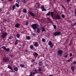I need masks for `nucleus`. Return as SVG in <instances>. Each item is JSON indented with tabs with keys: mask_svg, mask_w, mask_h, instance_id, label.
I'll list each match as a JSON object with an SVG mask.
<instances>
[{
	"mask_svg": "<svg viewBox=\"0 0 76 76\" xmlns=\"http://www.w3.org/2000/svg\"><path fill=\"white\" fill-rule=\"evenodd\" d=\"M31 27L34 30H36L38 28V26L37 24H33L31 25Z\"/></svg>",
	"mask_w": 76,
	"mask_h": 76,
	"instance_id": "nucleus-1",
	"label": "nucleus"
},
{
	"mask_svg": "<svg viewBox=\"0 0 76 76\" xmlns=\"http://www.w3.org/2000/svg\"><path fill=\"white\" fill-rule=\"evenodd\" d=\"M63 50H59L57 52V53L59 56H61L62 55H63Z\"/></svg>",
	"mask_w": 76,
	"mask_h": 76,
	"instance_id": "nucleus-2",
	"label": "nucleus"
},
{
	"mask_svg": "<svg viewBox=\"0 0 76 76\" xmlns=\"http://www.w3.org/2000/svg\"><path fill=\"white\" fill-rule=\"evenodd\" d=\"M7 35H8V34H7V33L6 32L3 33L1 36L2 38L4 39V38H5V37H6Z\"/></svg>",
	"mask_w": 76,
	"mask_h": 76,
	"instance_id": "nucleus-3",
	"label": "nucleus"
},
{
	"mask_svg": "<svg viewBox=\"0 0 76 76\" xmlns=\"http://www.w3.org/2000/svg\"><path fill=\"white\" fill-rule=\"evenodd\" d=\"M61 33L60 31H56L53 34L54 36H57V35H60Z\"/></svg>",
	"mask_w": 76,
	"mask_h": 76,
	"instance_id": "nucleus-4",
	"label": "nucleus"
},
{
	"mask_svg": "<svg viewBox=\"0 0 76 76\" xmlns=\"http://www.w3.org/2000/svg\"><path fill=\"white\" fill-rule=\"evenodd\" d=\"M48 44L50 46V48H53V43H52L51 41H49Z\"/></svg>",
	"mask_w": 76,
	"mask_h": 76,
	"instance_id": "nucleus-5",
	"label": "nucleus"
},
{
	"mask_svg": "<svg viewBox=\"0 0 76 76\" xmlns=\"http://www.w3.org/2000/svg\"><path fill=\"white\" fill-rule=\"evenodd\" d=\"M28 13L29 15H30V16H32L33 17H34L35 16V15H34V14L32 13V12L30 11H29Z\"/></svg>",
	"mask_w": 76,
	"mask_h": 76,
	"instance_id": "nucleus-6",
	"label": "nucleus"
},
{
	"mask_svg": "<svg viewBox=\"0 0 76 76\" xmlns=\"http://www.w3.org/2000/svg\"><path fill=\"white\" fill-rule=\"evenodd\" d=\"M4 62H9V59L7 58H4Z\"/></svg>",
	"mask_w": 76,
	"mask_h": 76,
	"instance_id": "nucleus-7",
	"label": "nucleus"
},
{
	"mask_svg": "<svg viewBox=\"0 0 76 76\" xmlns=\"http://www.w3.org/2000/svg\"><path fill=\"white\" fill-rule=\"evenodd\" d=\"M60 17H61V16H60V15H56V19L60 20V19H61Z\"/></svg>",
	"mask_w": 76,
	"mask_h": 76,
	"instance_id": "nucleus-8",
	"label": "nucleus"
},
{
	"mask_svg": "<svg viewBox=\"0 0 76 76\" xmlns=\"http://www.w3.org/2000/svg\"><path fill=\"white\" fill-rule=\"evenodd\" d=\"M22 12L24 13H27V10L26 8H23L22 10Z\"/></svg>",
	"mask_w": 76,
	"mask_h": 76,
	"instance_id": "nucleus-9",
	"label": "nucleus"
},
{
	"mask_svg": "<svg viewBox=\"0 0 76 76\" xmlns=\"http://www.w3.org/2000/svg\"><path fill=\"white\" fill-rule=\"evenodd\" d=\"M38 64L39 66H43V63L42 62H39Z\"/></svg>",
	"mask_w": 76,
	"mask_h": 76,
	"instance_id": "nucleus-10",
	"label": "nucleus"
},
{
	"mask_svg": "<svg viewBox=\"0 0 76 76\" xmlns=\"http://www.w3.org/2000/svg\"><path fill=\"white\" fill-rule=\"evenodd\" d=\"M41 9L42 10V11H46V9H45V8H44V7L43 6H41Z\"/></svg>",
	"mask_w": 76,
	"mask_h": 76,
	"instance_id": "nucleus-11",
	"label": "nucleus"
},
{
	"mask_svg": "<svg viewBox=\"0 0 76 76\" xmlns=\"http://www.w3.org/2000/svg\"><path fill=\"white\" fill-rule=\"evenodd\" d=\"M38 71L37 70H34V72H33V76L35 75V74H36V73H38Z\"/></svg>",
	"mask_w": 76,
	"mask_h": 76,
	"instance_id": "nucleus-12",
	"label": "nucleus"
},
{
	"mask_svg": "<svg viewBox=\"0 0 76 76\" xmlns=\"http://www.w3.org/2000/svg\"><path fill=\"white\" fill-rule=\"evenodd\" d=\"M19 26H20V25H19V23H17L15 25V27L17 28H18Z\"/></svg>",
	"mask_w": 76,
	"mask_h": 76,
	"instance_id": "nucleus-13",
	"label": "nucleus"
},
{
	"mask_svg": "<svg viewBox=\"0 0 76 76\" xmlns=\"http://www.w3.org/2000/svg\"><path fill=\"white\" fill-rule=\"evenodd\" d=\"M26 38L27 40H30L31 39V37L29 36H26Z\"/></svg>",
	"mask_w": 76,
	"mask_h": 76,
	"instance_id": "nucleus-14",
	"label": "nucleus"
},
{
	"mask_svg": "<svg viewBox=\"0 0 76 76\" xmlns=\"http://www.w3.org/2000/svg\"><path fill=\"white\" fill-rule=\"evenodd\" d=\"M5 51H6L7 52H9V51H10V48H6V49H5Z\"/></svg>",
	"mask_w": 76,
	"mask_h": 76,
	"instance_id": "nucleus-15",
	"label": "nucleus"
},
{
	"mask_svg": "<svg viewBox=\"0 0 76 76\" xmlns=\"http://www.w3.org/2000/svg\"><path fill=\"white\" fill-rule=\"evenodd\" d=\"M20 34H17L16 35L17 37L18 38H20Z\"/></svg>",
	"mask_w": 76,
	"mask_h": 76,
	"instance_id": "nucleus-16",
	"label": "nucleus"
},
{
	"mask_svg": "<svg viewBox=\"0 0 76 76\" xmlns=\"http://www.w3.org/2000/svg\"><path fill=\"white\" fill-rule=\"evenodd\" d=\"M38 71L39 72H41L42 71V69L40 67H38Z\"/></svg>",
	"mask_w": 76,
	"mask_h": 76,
	"instance_id": "nucleus-17",
	"label": "nucleus"
},
{
	"mask_svg": "<svg viewBox=\"0 0 76 76\" xmlns=\"http://www.w3.org/2000/svg\"><path fill=\"white\" fill-rule=\"evenodd\" d=\"M50 14L51 15V17L52 18H54V14L53 13V12H50Z\"/></svg>",
	"mask_w": 76,
	"mask_h": 76,
	"instance_id": "nucleus-18",
	"label": "nucleus"
},
{
	"mask_svg": "<svg viewBox=\"0 0 76 76\" xmlns=\"http://www.w3.org/2000/svg\"><path fill=\"white\" fill-rule=\"evenodd\" d=\"M35 45L36 47H38L39 45H38V43L37 42H36L35 43Z\"/></svg>",
	"mask_w": 76,
	"mask_h": 76,
	"instance_id": "nucleus-19",
	"label": "nucleus"
},
{
	"mask_svg": "<svg viewBox=\"0 0 76 76\" xmlns=\"http://www.w3.org/2000/svg\"><path fill=\"white\" fill-rule=\"evenodd\" d=\"M50 14H51V12H49L46 15V16H49L50 15Z\"/></svg>",
	"mask_w": 76,
	"mask_h": 76,
	"instance_id": "nucleus-20",
	"label": "nucleus"
},
{
	"mask_svg": "<svg viewBox=\"0 0 76 76\" xmlns=\"http://www.w3.org/2000/svg\"><path fill=\"white\" fill-rule=\"evenodd\" d=\"M30 47L31 49L32 50L34 49V46L32 45H30Z\"/></svg>",
	"mask_w": 76,
	"mask_h": 76,
	"instance_id": "nucleus-21",
	"label": "nucleus"
},
{
	"mask_svg": "<svg viewBox=\"0 0 76 76\" xmlns=\"http://www.w3.org/2000/svg\"><path fill=\"white\" fill-rule=\"evenodd\" d=\"M20 66L21 67H23V68L25 67V65L23 64H20Z\"/></svg>",
	"mask_w": 76,
	"mask_h": 76,
	"instance_id": "nucleus-22",
	"label": "nucleus"
},
{
	"mask_svg": "<svg viewBox=\"0 0 76 76\" xmlns=\"http://www.w3.org/2000/svg\"><path fill=\"white\" fill-rule=\"evenodd\" d=\"M42 32H44V31H45V28H44V27H42Z\"/></svg>",
	"mask_w": 76,
	"mask_h": 76,
	"instance_id": "nucleus-23",
	"label": "nucleus"
},
{
	"mask_svg": "<svg viewBox=\"0 0 76 76\" xmlns=\"http://www.w3.org/2000/svg\"><path fill=\"white\" fill-rule=\"evenodd\" d=\"M71 69L72 71H74V70H75V67L73 66H72L71 67Z\"/></svg>",
	"mask_w": 76,
	"mask_h": 76,
	"instance_id": "nucleus-24",
	"label": "nucleus"
},
{
	"mask_svg": "<svg viewBox=\"0 0 76 76\" xmlns=\"http://www.w3.org/2000/svg\"><path fill=\"white\" fill-rule=\"evenodd\" d=\"M8 68L12 70V67H11V66H10L8 65Z\"/></svg>",
	"mask_w": 76,
	"mask_h": 76,
	"instance_id": "nucleus-25",
	"label": "nucleus"
},
{
	"mask_svg": "<svg viewBox=\"0 0 76 76\" xmlns=\"http://www.w3.org/2000/svg\"><path fill=\"white\" fill-rule=\"evenodd\" d=\"M37 31V32L39 34V33H40V30H39V28H38Z\"/></svg>",
	"mask_w": 76,
	"mask_h": 76,
	"instance_id": "nucleus-26",
	"label": "nucleus"
},
{
	"mask_svg": "<svg viewBox=\"0 0 76 76\" xmlns=\"http://www.w3.org/2000/svg\"><path fill=\"white\" fill-rule=\"evenodd\" d=\"M15 7H16V6H15V5H13L12 7L13 10H15Z\"/></svg>",
	"mask_w": 76,
	"mask_h": 76,
	"instance_id": "nucleus-27",
	"label": "nucleus"
},
{
	"mask_svg": "<svg viewBox=\"0 0 76 76\" xmlns=\"http://www.w3.org/2000/svg\"><path fill=\"white\" fill-rule=\"evenodd\" d=\"M34 54H35V55L36 56V57H37L38 56V54L37 53H36V52H34Z\"/></svg>",
	"mask_w": 76,
	"mask_h": 76,
	"instance_id": "nucleus-28",
	"label": "nucleus"
},
{
	"mask_svg": "<svg viewBox=\"0 0 76 76\" xmlns=\"http://www.w3.org/2000/svg\"><path fill=\"white\" fill-rule=\"evenodd\" d=\"M65 54H66V55H64V57H66V58H67V57H68V54L67 53H65Z\"/></svg>",
	"mask_w": 76,
	"mask_h": 76,
	"instance_id": "nucleus-29",
	"label": "nucleus"
},
{
	"mask_svg": "<svg viewBox=\"0 0 76 76\" xmlns=\"http://www.w3.org/2000/svg\"><path fill=\"white\" fill-rule=\"evenodd\" d=\"M12 38H13V37H12L11 36L8 37V39H12Z\"/></svg>",
	"mask_w": 76,
	"mask_h": 76,
	"instance_id": "nucleus-30",
	"label": "nucleus"
},
{
	"mask_svg": "<svg viewBox=\"0 0 76 76\" xmlns=\"http://www.w3.org/2000/svg\"><path fill=\"white\" fill-rule=\"evenodd\" d=\"M2 48L4 49V50H6V48L5 46H4L2 47Z\"/></svg>",
	"mask_w": 76,
	"mask_h": 76,
	"instance_id": "nucleus-31",
	"label": "nucleus"
},
{
	"mask_svg": "<svg viewBox=\"0 0 76 76\" xmlns=\"http://www.w3.org/2000/svg\"><path fill=\"white\" fill-rule=\"evenodd\" d=\"M73 64H74V65H75L76 64V61H74L72 62Z\"/></svg>",
	"mask_w": 76,
	"mask_h": 76,
	"instance_id": "nucleus-32",
	"label": "nucleus"
},
{
	"mask_svg": "<svg viewBox=\"0 0 76 76\" xmlns=\"http://www.w3.org/2000/svg\"><path fill=\"white\" fill-rule=\"evenodd\" d=\"M15 5L17 7H19V5L17 3L15 4Z\"/></svg>",
	"mask_w": 76,
	"mask_h": 76,
	"instance_id": "nucleus-33",
	"label": "nucleus"
},
{
	"mask_svg": "<svg viewBox=\"0 0 76 76\" xmlns=\"http://www.w3.org/2000/svg\"><path fill=\"white\" fill-rule=\"evenodd\" d=\"M14 70L15 71H18V69L17 67H15L14 69Z\"/></svg>",
	"mask_w": 76,
	"mask_h": 76,
	"instance_id": "nucleus-34",
	"label": "nucleus"
},
{
	"mask_svg": "<svg viewBox=\"0 0 76 76\" xmlns=\"http://www.w3.org/2000/svg\"><path fill=\"white\" fill-rule=\"evenodd\" d=\"M32 35H33L34 37H36V34L35 33H31Z\"/></svg>",
	"mask_w": 76,
	"mask_h": 76,
	"instance_id": "nucleus-35",
	"label": "nucleus"
},
{
	"mask_svg": "<svg viewBox=\"0 0 76 76\" xmlns=\"http://www.w3.org/2000/svg\"><path fill=\"white\" fill-rule=\"evenodd\" d=\"M29 21V20H27L26 21L27 22L26 23H25V25H28V21Z\"/></svg>",
	"mask_w": 76,
	"mask_h": 76,
	"instance_id": "nucleus-36",
	"label": "nucleus"
},
{
	"mask_svg": "<svg viewBox=\"0 0 76 76\" xmlns=\"http://www.w3.org/2000/svg\"><path fill=\"white\" fill-rule=\"evenodd\" d=\"M61 17H62L63 18H65V16L64 15L62 14L61 15Z\"/></svg>",
	"mask_w": 76,
	"mask_h": 76,
	"instance_id": "nucleus-37",
	"label": "nucleus"
},
{
	"mask_svg": "<svg viewBox=\"0 0 76 76\" xmlns=\"http://www.w3.org/2000/svg\"><path fill=\"white\" fill-rule=\"evenodd\" d=\"M74 14L75 16H76V9H75V10L74 11Z\"/></svg>",
	"mask_w": 76,
	"mask_h": 76,
	"instance_id": "nucleus-38",
	"label": "nucleus"
},
{
	"mask_svg": "<svg viewBox=\"0 0 76 76\" xmlns=\"http://www.w3.org/2000/svg\"><path fill=\"white\" fill-rule=\"evenodd\" d=\"M53 26L54 27V29H56V28H57V27L56 26V25H54Z\"/></svg>",
	"mask_w": 76,
	"mask_h": 76,
	"instance_id": "nucleus-39",
	"label": "nucleus"
},
{
	"mask_svg": "<svg viewBox=\"0 0 76 76\" xmlns=\"http://www.w3.org/2000/svg\"><path fill=\"white\" fill-rule=\"evenodd\" d=\"M22 2H23V3H26V1H25V0H22Z\"/></svg>",
	"mask_w": 76,
	"mask_h": 76,
	"instance_id": "nucleus-40",
	"label": "nucleus"
},
{
	"mask_svg": "<svg viewBox=\"0 0 76 76\" xmlns=\"http://www.w3.org/2000/svg\"><path fill=\"white\" fill-rule=\"evenodd\" d=\"M42 41L43 42H45V39H42Z\"/></svg>",
	"mask_w": 76,
	"mask_h": 76,
	"instance_id": "nucleus-41",
	"label": "nucleus"
},
{
	"mask_svg": "<svg viewBox=\"0 0 76 76\" xmlns=\"http://www.w3.org/2000/svg\"><path fill=\"white\" fill-rule=\"evenodd\" d=\"M16 1L18 3H19L20 2V0H16Z\"/></svg>",
	"mask_w": 76,
	"mask_h": 76,
	"instance_id": "nucleus-42",
	"label": "nucleus"
},
{
	"mask_svg": "<svg viewBox=\"0 0 76 76\" xmlns=\"http://www.w3.org/2000/svg\"><path fill=\"white\" fill-rule=\"evenodd\" d=\"M36 6L37 7H39V4H37Z\"/></svg>",
	"mask_w": 76,
	"mask_h": 76,
	"instance_id": "nucleus-43",
	"label": "nucleus"
},
{
	"mask_svg": "<svg viewBox=\"0 0 76 76\" xmlns=\"http://www.w3.org/2000/svg\"><path fill=\"white\" fill-rule=\"evenodd\" d=\"M6 14L7 15H9L10 14V12L9 11H8L6 13Z\"/></svg>",
	"mask_w": 76,
	"mask_h": 76,
	"instance_id": "nucleus-44",
	"label": "nucleus"
},
{
	"mask_svg": "<svg viewBox=\"0 0 76 76\" xmlns=\"http://www.w3.org/2000/svg\"><path fill=\"white\" fill-rule=\"evenodd\" d=\"M18 44V42H16L15 43V45H17Z\"/></svg>",
	"mask_w": 76,
	"mask_h": 76,
	"instance_id": "nucleus-45",
	"label": "nucleus"
},
{
	"mask_svg": "<svg viewBox=\"0 0 76 76\" xmlns=\"http://www.w3.org/2000/svg\"><path fill=\"white\" fill-rule=\"evenodd\" d=\"M35 61V60H34V59H32L31 60V62H33V63H34V61Z\"/></svg>",
	"mask_w": 76,
	"mask_h": 76,
	"instance_id": "nucleus-46",
	"label": "nucleus"
},
{
	"mask_svg": "<svg viewBox=\"0 0 76 76\" xmlns=\"http://www.w3.org/2000/svg\"><path fill=\"white\" fill-rule=\"evenodd\" d=\"M74 26H76V22L75 23H74L73 24Z\"/></svg>",
	"mask_w": 76,
	"mask_h": 76,
	"instance_id": "nucleus-47",
	"label": "nucleus"
},
{
	"mask_svg": "<svg viewBox=\"0 0 76 76\" xmlns=\"http://www.w3.org/2000/svg\"><path fill=\"white\" fill-rule=\"evenodd\" d=\"M72 56V53H70V55H69V56H70V57H71V56Z\"/></svg>",
	"mask_w": 76,
	"mask_h": 76,
	"instance_id": "nucleus-48",
	"label": "nucleus"
},
{
	"mask_svg": "<svg viewBox=\"0 0 76 76\" xmlns=\"http://www.w3.org/2000/svg\"><path fill=\"white\" fill-rule=\"evenodd\" d=\"M10 57H13V55H10Z\"/></svg>",
	"mask_w": 76,
	"mask_h": 76,
	"instance_id": "nucleus-49",
	"label": "nucleus"
},
{
	"mask_svg": "<svg viewBox=\"0 0 76 76\" xmlns=\"http://www.w3.org/2000/svg\"><path fill=\"white\" fill-rule=\"evenodd\" d=\"M67 61H68V62H70V61H71V60H70V59H69Z\"/></svg>",
	"mask_w": 76,
	"mask_h": 76,
	"instance_id": "nucleus-50",
	"label": "nucleus"
},
{
	"mask_svg": "<svg viewBox=\"0 0 76 76\" xmlns=\"http://www.w3.org/2000/svg\"><path fill=\"white\" fill-rule=\"evenodd\" d=\"M72 42L71 41L70 42L69 45H72Z\"/></svg>",
	"mask_w": 76,
	"mask_h": 76,
	"instance_id": "nucleus-51",
	"label": "nucleus"
},
{
	"mask_svg": "<svg viewBox=\"0 0 76 76\" xmlns=\"http://www.w3.org/2000/svg\"><path fill=\"white\" fill-rule=\"evenodd\" d=\"M15 71H13V70H12V73H15Z\"/></svg>",
	"mask_w": 76,
	"mask_h": 76,
	"instance_id": "nucleus-52",
	"label": "nucleus"
},
{
	"mask_svg": "<svg viewBox=\"0 0 76 76\" xmlns=\"http://www.w3.org/2000/svg\"><path fill=\"white\" fill-rule=\"evenodd\" d=\"M33 55H34V57L36 56L35 55V53H34V54H33Z\"/></svg>",
	"mask_w": 76,
	"mask_h": 76,
	"instance_id": "nucleus-53",
	"label": "nucleus"
},
{
	"mask_svg": "<svg viewBox=\"0 0 76 76\" xmlns=\"http://www.w3.org/2000/svg\"><path fill=\"white\" fill-rule=\"evenodd\" d=\"M25 51L26 52H28V50H25Z\"/></svg>",
	"mask_w": 76,
	"mask_h": 76,
	"instance_id": "nucleus-54",
	"label": "nucleus"
},
{
	"mask_svg": "<svg viewBox=\"0 0 76 76\" xmlns=\"http://www.w3.org/2000/svg\"><path fill=\"white\" fill-rule=\"evenodd\" d=\"M39 73H40V74H42V72H39Z\"/></svg>",
	"mask_w": 76,
	"mask_h": 76,
	"instance_id": "nucleus-55",
	"label": "nucleus"
},
{
	"mask_svg": "<svg viewBox=\"0 0 76 76\" xmlns=\"http://www.w3.org/2000/svg\"><path fill=\"white\" fill-rule=\"evenodd\" d=\"M49 21H50V23H52V22H52V21H51V20H49Z\"/></svg>",
	"mask_w": 76,
	"mask_h": 76,
	"instance_id": "nucleus-56",
	"label": "nucleus"
},
{
	"mask_svg": "<svg viewBox=\"0 0 76 76\" xmlns=\"http://www.w3.org/2000/svg\"><path fill=\"white\" fill-rule=\"evenodd\" d=\"M70 0H67V2H69V1H70Z\"/></svg>",
	"mask_w": 76,
	"mask_h": 76,
	"instance_id": "nucleus-57",
	"label": "nucleus"
},
{
	"mask_svg": "<svg viewBox=\"0 0 76 76\" xmlns=\"http://www.w3.org/2000/svg\"><path fill=\"white\" fill-rule=\"evenodd\" d=\"M49 76H53V75H49Z\"/></svg>",
	"mask_w": 76,
	"mask_h": 76,
	"instance_id": "nucleus-58",
	"label": "nucleus"
},
{
	"mask_svg": "<svg viewBox=\"0 0 76 76\" xmlns=\"http://www.w3.org/2000/svg\"><path fill=\"white\" fill-rule=\"evenodd\" d=\"M47 19L49 20H50V19H49V18H47Z\"/></svg>",
	"mask_w": 76,
	"mask_h": 76,
	"instance_id": "nucleus-59",
	"label": "nucleus"
},
{
	"mask_svg": "<svg viewBox=\"0 0 76 76\" xmlns=\"http://www.w3.org/2000/svg\"><path fill=\"white\" fill-rule=\"evenodd\" d=\"M8 1H12V0H8Z\"/></svg>",
	"mask_w": 76,
	"mask_h": 76,
	"instance_id": "nucleus-60",
	"label": "nucleus"
},
{
	"mask_svg": "<svg viewBox=\"0 0 76 76\" xmlns=\"http://www.w3.org/2000/svg\"><path fill=\"white\" fill-rule=\"evenodd\" d=\"M63 9H64V10H65V7H63Z\"/></svg>",
	"mask_w": 76,
	"mask_h": 76,
	"instance_id": "nucleus-61",
	"label": "nucleus"
},
{
	"mask_svg": "<svg viewBox=\"0 0 76 76\" xmlns=\"http://www.w3.org/2000/svg\"><path fill=\"white\" fill-rule=\"evenodd\" d=\"M2 11V10H1V9L0 8V12H1Z\"/></svg>",
	"mask_w": 76,
	"mask_h": 76,
	"instance_id": "nucleus-62",
	"label": "nucleus"
},
{
	"mask_svg": "<svg viewBox=\"0 0 76 76\" xmlns=\"http://www.w3.org/2000/svg\"><path fill=\"white\" fill-rule=\"evenodd\" d=\"M61 6H62V7H64V6H63V5H61Z\"/></svg>",
	"mask_w": 76,
	"mask_h": 76,
	"instance_id": "nucleus-63",
	"label": "nucleus"
},
{
	"mask_svg": "<svg viewBox=\"0 0 76 76\" xmlns=\"http://www.w3.org/2000/svg\"><path fill=\"white\" fill-rule=\"evenodd\" d=\"M75 3H76V0H75Z\"/></svg>",
	"mask_w": 76,
	"mask_h": 76,
	"instance_id": "nucleus-64",
	"label": "nucleus"
}]
</instances>
